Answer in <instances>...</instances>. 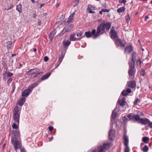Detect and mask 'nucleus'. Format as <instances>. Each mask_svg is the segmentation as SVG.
I'll list each match as a JSON object with an SVG mask.
<instances>
[{
  "label": "nucleus",
  "instance_id": "nucleus-1",
  "mask_svg": "<svg viewBox=\"0 0 152 152\" xmlns=\"http://www.w3.org/2000/svg\"><path fill=\"white\" fill-rule=\"evenodd\" d=\"M38 84L37 83L32 84L29 86L28 89L23 91L22 93V96L23 97L28 96L32 92L33 89L37 86Z\"/></svg>",
  "mask_w": 152,
  "mask_h": 152
},
{
  "label": "nucleus",
  "instance_id": "nucleus-2",
  "mask_svg": "<svg viewBox=\"0 0 152 152\" xmlns=\"http://www.w3.org/2000/svg\"><path fill=\"white\" fill-rule=\"evenodd\" d=\"M105 24L104 23H102L98 26L95 35L93 36V38L96 39L100 35L103 34V31L105 29Z\"/></svg>",
  "mask_w": 152,
  "mask_h": 152
},
{
  "label": "nucleus",
  "instance_id": "nucleus-3",
  "mask_svg": "<svg viewBox=\"0 0 152 152\" xmlns=\"http://www.w3.org/2000/svg\"><path fill=\"white\" fill-rule=\"evenodd\" d=\"M17 138L15 137H12L11 139L12 144L14 145L15 150H17L18 149L21 148V145L20 142L16 140Z\"/></svg>",
  "mask_w": 152,
  "mask_h": 152
},
{
  "label": "nucleus",
  "instance_id": "nucleus-4",
  "mask_svg": "<svg viewBox=\"0 0 152 152\" xmlns=\"http://www.w3.org/2000/svg\"><path fill=\"white\" fill-rule=\"evenodd\" d=\"M40 71V70L39 69L35 68L29 70L26 72V74L28 75H30L32 78H34V77H33L34 76L37 74V72H39Z\"/></svg>",
  "mask_w": 152,
  "mask_h": 152
},
{
  "label": "nucleus",
  "instance_id": "nucleus-5",
  "mask_svg": "<svg viewBox=\"0 0 152 152\" xmlns=\"http://www.w3.org/2000/svg\"><path fill=\"white\" fill-rule=\"evenodd\" d=\"M110 37L113 39H118L117 38L118 37L117 33V32L114 30V27L113 26L110 29Z\"/></svg>",
  "mask_w": 152,
  "mask_h": 152
},
{
  "label": "nucleus",
  "instance_id": "nucleus-6",
  "mask_svg": "<svg viewBox=\"0 0 152 152\" xmlns=\"http://www.w3.org/2000/svg\"><path fill=\"white\" fill-rule=\"evenodd\" d=\"M128 117L130 120L138 121L140 119V117L138 115H135L134 113H131L127 115Z\"/></svg>",
  "mask_w": 152,
  "mask_h": 152
},
{
  "label": "nucleus",
  "instance_id": "nucleus-7",
  "mask_svg": "<svg viewBox=\"0 0 152 152\" xmlns=\"http://www.w3.org/2000/svg\"><path fill=\"white\" fill-rule=\"evenodd\" d=\"M126 43L124 41L120 39H116L115 42V44L117 47L121 46L122 47H124L126 45Z\"/></svg>",
  "mask_w": 152,
  "mask_h": 152
},
{
  "label": "nucleus",
  "instance_id": "nucleus-8",
  "mask_svg": "<svg viewBox=\"0 0 152 152\" xmlns=\"http://www.w3.org/2000/svg\"><path fill=\"white\" fill-rule=\"evenodd\" d=\"M96 32V29H94L91 32L90 31L86 32L85 33V35L86 37L88 38L91 37L92 35H94Z\"/></svg>",
  "mask_w": 152,
  "mask_h": 152
},
{
  "label": "nucleus",
  "instance_id": "nucleus-9",
  "mask_svg": "<svg viewBox=\"0 0 152 152\" xmlns=\"http://www.w3.org/2000/svg\"><path fill=\"white\" fill-rule=\"evenodd\" d=\"M20 114H13V118L14 122L19 125L20 120Z\"/></svg>",
  "mask_w": 152,
  "mask_h": 152
},
{
  "label": "nucleus",
  "instance_id": "nucleus-10",
  "mask_svg": "<svg viewBox=\"0 0 152 152\" xmlns=\"http://www.w3.org/2000/svg\"><path fill=\"white\" fill-rule=\"evenodd\" d=\"M109 137L110 140H113L115 138V131L113 129H110L109 132Z\"/></svg>",
  "mask_w": 152,
  "mask_h": 152
},
{
  "label": "nucleus",
  "instance_id": "nucleus-11",
  "mask_svg": "<svg viewBox=\"0 0 152 152\" xmlns=\"http://www.w3.org/2000/svg\"><path fill=\"white\" fill-rule=\"evenodd\" d=\"M133 48L132 46L131 45L126 46L124 49V52L126 54H129L132 50Z\"/></svg>",
  "mask_w": 152,
  "mask_h": 152
},
{
  "label": "nucleus",
  "instance_id": "nucleus-12",
  "mask_svg": "<svg viewBox=\"0 0 152 152\" xmlns=\"http://www.w3.org/2000/svg\"><path fill=\"white\" fill-rule=\"evenodd\" d=\"M140 123L143 125H146L147 124H148L150 120L148 118H140V119L139 120Z\"/></svg>",
  "mask_w": 152,
  "mask_h": 152
},
{
  "label": "nucleus",
  "instance_id": "nucleus-13",
  "mask_svg": "<svg viewBox=\"0 0 152 152\" xmlns=\"http://www.w3.org/2000/svg\"><path fill=\"white\" fill-rule=\"evenodd\" d=\"M71 42L68 40H64L63 42V45L64 48L67 49V47L70 45Z\"/></svg>",
  "mask_w": 152,
  "mask_h": 152
},
{
  "label": "nucleus",
  "instance_id": "nucleus-14",
  "mask_svg": "<svg viewBox=\"0 0 152 152\" xmlns=\"http://www.w3.org/2000/svg\"><path fill=\"white\" fill-rule=\"evenodd\" d=\"M75 34H71L70 35V39L71 41H78L81 39L82 37L80 38H76L75 37Z\"/></svg>",
  "mask_w": 152,
  "mask_h": 152
},
{
  "label": "nucleus",
  "instance_id": "nucleus-15",
  "mask_svg": "<svg viewBox=\"0 0 152 152\" xmlns=\"http://www.w3.org/2000/svg\"><path fill=\"white\" fill-rule=\"evenodd\" d=\"M64 57V55L63 54H61L59 57L58 59V62L57 65L56 66L55 68H56L60 65V64L62 62V60Z\"/></svg>",
  "mask_w": 152,
  "mask_h": 152
},
{
  "label": "nucleus",
  "instance_id": "nucleus-16",
  "mask_svg": "<svg viewBox=\"0 0 152 152\" xmlns=\"http://www.w3.org/2000/svg\"><path fill=\"white\" fill-rule=\"evenodd\" d=\"M136 71L135 68H129V70L128 72L129 74V76H133L135 74Z\"/></svg>",
  "mask_w": 152,
  "mask_h": 152
},
{
  "label": "nucleus",
  "instance_id": "nucleus-17",
  "mask_svg": "<svg viewBox=\"0 0 152 152\" xmlns=\"http://www.w3.org/2000/svg\"><path fill=\"white\" fill-rule=\"evenodd\" d=\"M125 97H123L121 99L118 100V103L121 106H124L125 105L126 102L125 101Z\"/></svg>",
  "mask_w": 152,
  "mask_h": 152
},
{
  "label": "nucleus",
  "instance_id": "nucleus-18",
  "mask_svg": "<svg viewBox=\"0 0 152 152\" xmlns=\"http://www.w3.org/2000/svg\"><path fill=\"white\" fill-rule=\"evenodd\" d=\"M128 64L129 66V68H135V62L133 60H129Z\"/></svg>",
  "mask_w": 152,
  "mask_h": 152
},
{
  "label": "nucleus",
  "instance_id": "nucleus-19",
  "mask_svg": "<svg viewBox=\"0 0 152 152\" xmlns=\"http://www.w3.org/2000/svg\"><path fill=\"white\" fill-rule=\"evenodd\" d=\"M124 145H128L129 140V137L127 136H124Z\"/></svg>",
  "mask_w": 152,
  "mask_h": 152
},
{
  "label": "nucleus",
  "instance_id": "nucleus-20",
  "mask_svg": "<svg viewBox=\"0 0 152 152\" xmlns=\"http://www.w3.org/2000/svg\"><path fill=\"white\" fill-rule=\"evenodd\" d=\"M128 86L133 88L134 87L136 86L135 82L134 81H131L128 83Z\"/></svg>",
  "mask_w": 152,
  "mask_h": 152
},
{
  "label": "nucleus",
  "instance_id": "nucleus-21",
  "mask_svg": "<svg viewBox=\"0 0 152 152\" xmlns=\"http://www.w3.org/2000/svg\"><path fill=\"white\" fill-rule=\"evenodd\" d=\"M26 99V98L24 97L21 98L19 100L18 104L20 106H22L25 102Z\"/></svg>",
  "mask_w": 152,
  "mask_h": 152
},
{
  "label": "nucleus",
  "instance_id": "nucleus-22",
  "mask_svg": "<svg viewBox=\"0 0 152 152\" xmlns=\"http://www.w3.org/2000/svg\"><path fill=\"white\" fill-rule=\"evenodd\" d=\"M51 73L50 72H48L45 75H43L41 78V80H44L47 79L50 75Z\"/></svg>",
  "mask_w": 152,
  "mask_h": 152
},
{
  "label": "nucleus",
  "instance_id": "nucleus-23",
  "mask_svg": "<svg viewBox=\"0 0 152 152\" xmlns=\"http://www.w3.org/2000/svg\"><path fill=\"white\" fill-rule=\"evenodd\" d=\"M12 133L15 136L14 137H18L20 135V133L19 130L16 129L15 130H13Z\"/></svg>",
  "mask_w": 152,
  "mask_h": 152
},
{
  "label": "nucleus",
  "instance_id": "nucleus-24",
  "mask_svg": "<svg viewBox=\"0 0 152 152\" xmlns=\"http://www.w3.org/2000/svg\"><path fill=\"white\" fill-rule=\"evenodd\" d=\"M74 27V25L70 24L69 26H67L64 27V28L66 30V31H68L71 30Z\"/></svg>",
  "mask_w": 152,
  "mask_h": 152
},
{
  "label": "nucleus",
  "instance_id": "nucleus-25",
  "mask_svg": "<svg viewBox=\"0 0 152 152\" xmlns=\"http://www.w3.org/2000/svg\"><path fill=\"white\" fill-rule=\"evenodd\" d=\"M92 7V5L90 4H89L88 6V8H87V11L88 12V13H95V12L94 11H93L91 10L90 7Z\"/></svg>",
  "mask_w": 152,
  "mask_h": 152
},
{
  "label": "nucleus",
  "instance_id": "nucleus-26",
  "mask_svg": "<svg viewBox=\"0 0 152 152\" xmlns=\"http://www.w3.org/2000/svg\"><path fill=\"white\" fill-rule=\"evenodd\" d=\"M20 110V108L19 107L16 106L15 107L13 111V114H19L18 113V112Z\"/></svg>",
  "mask_w": 152,
  "mask_h": 152
},
{
  "label": "nucleus",
  "instance_id": "nucleus-27",
  "mask_svg": "<svg viewBox=\"0 0 152 152\" xmlns=\"http://www.w3.org/2000/svg\"><path fill=\"white\" fill-rule=\"evenodd\" d=\"M149 138L147 137H144L142 138V141L145 143H148L149 142Z\"/></svg>",
  "mask_w": 152,
  "mask_h": 152
},
{
  "label": "nucleus",
  "instance_id": "nucleus-28",
  "mask_svg": "<svg viewBox=\"0 0 152 152\" xmlns=\"http://www.w3.org/2000/svg\"><path fill=\"white\" fill-rule=\"evenodd\" d=\"M56 33V31L55 30L50 32V37L51 39V40L53 39V37L55 34Z\"/></svg>",
  "mask_w": 152,
  "mask_h": 152
},
{
  "label": "nucleus",
  "instance_id": "nucleus-29",
  "mask_svg": "<svg viewBox=\"0 0 152 152\" xmlns=\"http://www.w3.org/2000/svg\"><path fill=\"white\" fill-rule=\"evenodd\" d=\"M21 7L22 5L21 4H19L17 6L16 10L19 13H21L22 12Z\"/></svg>",
  "mask_w": 152,
  "mask_h": 152
},
{
  "label": "nucleus",
  "instance_id": "nucleus-30",
  "mask_svg": "<svg viewBox=\"0 0 152 152\" xmlns=\"http://www.w3.org/2000/svg\"><path fill=\"white\" fill-rule=\"evenodd\" d=\"M125 10L124 7H122L117 9V11L118 13H121L124 12Z\"/></svg>",
  "mask_w": 152,
  "mask_h": 152
},
{
  "label": "nucleus",
  "instance_id": "nucleus-31",
  "mask_svg": "<svg viewBox=\"0 0 152 152\" xmlns=\"http://www.w3.org/2000/svg\"><path fill=\"white\" fill-rule=\"evenodd\" d=\"M105 24L106 28L107 30H109L111 27V23L109 22H107Z\"/></svg>",
  "mask_w": 152,
  "mask_h": 152
},
{
  "label": "nucleus",
  "instance_id": "nucleus-32",
  "mask_svg": "<svg viewBox=\"0 0 152 152\" xmlns=\"http://www.w3.org/2000/svg\"><path fill=\"white\" fill-rule=\"evenodd\" d=\"M75 14V12H73L71 14V15L69 16V20L67 21V22L70 23L71 21L73 19V17L74 16Z\"/></svg>",
  "mask_w": 152,
  "mask_h": 152
},
{
  "label": "nucleus",
  "instance_id": "nucleus-33",
  "mask_svg": "<svg viewBox=\"0 0 152 152\" xmlns=\"http://www.w3.org/2000/svg\"><path fill=\"white\" fill-rule=\"evenodd\" d=\"M9 76L7 74V71L3 74V79L4 81H6V80L9 77Z\"/></svg>",
  "mask_w": 152,
  "mask_h": 152
},
{
  "label": "nucleus",
  "instance_id": "nucleus-34",
  "mask_svg": "<svg viewBox=\"0 0 152 152\" xmlns=\"http://www.w3.org/2000/svg\"><path fill=\"white\" fill-rule=\"evenodd\" d=\"M103 146L105 149H108L110 148V144L109 143H104Z\"/></svg>",
  "mask_w": 152,
  "mask_h": 152
},
{
  "label": "nucleus",
  "instance_id": "nucleus-35",
  "mask_svg": "<svg viewBox=\"0 0 152 152\" xmlns=\"http://www.w3.org/2000/svg\"><path fill=\"white\" fill-rule=\"evenodd\" d=\"M148 147L147 145H145L144 147L142 148V151L144 152H147L148 150Z\"/></svg>",
  "mask_w": 152,
  "mask_h": 152
},
{
  "label": "nucleus",
  "instance_id": "nucleus-36",
  "mask_svg": "<svg viewBox=\"0 0 152 152\" xmlns=\"http://www.w3.org/2000/svg\"><path fill=\"white\" fill-rule=\"evenodd\" d=\"M103 146H100L98 148V151L99 152H105Z\"/></svg>",
  "mask_w": 152,
  "mask_h": 152
},
{
  "label": "nucleus",
  "instance_id": "nucleus-37",
  "mask_svg": "<svg viewBox=\"0 0 152 152\" xmlns=\"http://www.w3.org/2000/svg\"><path fill=\"white\" fill-rule=\"evenodd\" d=\"M44 72H37V74L35 75L33 77H38L39 75L42 76Z\"/></svg>",
  "mask_w": 152,
  "mask_h": 152
},
{
  "label": "nucleus",
  "instance_id": "nucleus-38",
  "mask_svg": "<svg viewBox=\"0 0 152 152\" xmlns=\"http://www.w3.org/2000/svg\"><path fill=\"white\" fill-rule=\"evenodd\" d=\"M116 117V113L114 112H113L112 113L111 118L113 119L114 120Z\"/></svg>",
  "mask_w": 152,
  "mask_h": 152
},
{
  "label": "nucleus",
  "instance_id": "nucleus-39",
  "mask_svg": "<svg viewBox=\"0 0 152 152\" xmlns=\"http://www.w3.org/2000/svg\"><path fill=\"white\" fill-rule=\"evenodd\" d=\"M136 57V53L135 52H133L132 54V58L131 60L134 61Z\"/></svg>",
  "mask_w": 152,
  "mask_h": 152
},
{
  "label": "nucleus",
  "instance_id": "nucleus-40",
  "mask_svg": "<svg viewBox=\"0 0 152 152\" xmlns=\"http://www.w3.org/2000/svg\"><path fill=\"white\" fill-rule=\"evenodd\" d=\"M18 125L17 124L14 122L13 123L12 127L13 129H17L18 127Z\"/></svg>",
  "mask_w": 152,
  "mask_h": 152
},
{
  "label": "nucleus",
  "instance_id": "nucleus-41",
  "mask_svg": "<svg viewBox=\"0 0 152 152\" xmlns=\"http://www.w3.org/2000/svg\"><path fill=\"white\" fill-rule=\"evenodd\" d=\"M140 102V100L138 98L134 102V105H137L138 103Z\"/></svg>",
  "mask_w": 152,
  "mask_h": 152
},
{
  "label": "nucleus",
  "instance_id": "nucleus-42",
  "mask_svg": "<svg viewBox=\"0 0 152 152\" xmlns=\"http://www.w3.org/2000/svg\"><path fill=\"white\" fill-rule=\"evenodd\" d=\"M125 146L124 152H129V148L128 147V145H124Z\"/></svg>",
  "mask_w": 152,
  "mask_h": 152
},
{
  "label": "nucleus",
  "instance_id": "nucleus-43",
  "mask_svg": "<svg viewBox=\"0 0 152 152\" xmlns=\"http://www.w3.org/2000/svg\"><path fill=\"white\" fill-rule=\"evenodd\" d=\"M66 31V30H65V28H64V29L59 34H58L59 36H62V35H63V34L64 33H65V32H67V31Z\"/></svg>",
  "mask_w": 152,
  "mask_h": 152
},
{
  "label": "nucleus",
  "instance_id": "nucleus-44",
  "mask_svg": "<svg viewBox=\"0 0 152 152\" xmlns=\"http://www.w3.org/2000/svg\"><path fill=\"white\" fill-rule=\"evenodd\" d=\"M126 91L125 90H123L122 92V95L124 96H126L128 95V94Z\"/></svg>",
  "mask_w": 152,
  "mask_h": 152
},
{
  "label": "nucleus",
  "instance_id": "nucleus-45",
  "mask_svg": "<svg viewBox=\"0 0 152 152\" xmlns=\"http://www.w3.org/2000/svg\"><path fill=\"white\" fill-rule=\"evenodd\" d=\"M13 7V4H10V7H8L7 9L5 8L4 9L5 10H6L7 11L10 10Z\"/></svg>",
  "mask_w": 152,
  "mask_h": 152
},
{
  "label": "nucleus",
  "instance_id": "nucleus-46",
  "mask_svg": "<svg viewBox=\"0 0 152 152\" xmlns=\"http://www.w3.org/2000/svg\"><path fill=\"white\" fill-rule=\"evenodd\" d=\"M126 21L127 22H128L130 20V17L128 13H127L126 14Z\"/></svg>",
  "mask_w": 152,
  "mask_h": 152
},
{
  "label": "nucleus",
  "instance_id": "nucleus-47",
  "mask_svg": "<svg viewBox=\"0 0 152 152\" xmlns=\"http://www.w3.org/2000/svg\"><path fill=\"white\" fill-rule=\"evenodd\" d=\"M7 74L9 77H11L13 75V73L9 72H7Z\"/></svg>",
  "mask_w": 152,
  "mask_h": 152
},
{
  "label": "nucleus",
  "instance_id": "nucleus-48",
  "mask_svg": "<svg viewBox=\"0 0 152 152\" xmlns=\"http://www.w3.org/2000/svg\"><path fill=\"white\" fill-rule=\"evenodd\" d=\"M12 80V78H10L8 80L7 83L8 86L10 85V84Z\"/></svg>",
  "mask_w": 152,
  "mask_h": 152
},
{
  "label": "nucleus",
  "instance_id": "nucleus-49",
  "mask_svg": "<svg viewBox=\"0 0 152 152\" xmlns=\"http://www.w3.org/2000/svg\"><path fill=\"white\" fill-rule=\"evenodd\" d=\"M83 34V32H80V33L78 32V33H77V34L76 35L78 37H81L82 36Z\"/></svg>",
  "mask_w": 152,
  "mask_h": 152
},
{
  "label": "nucleus",
  "instance_id": "nucleus-50",
  "mask_svg": "<svg viewBox=\"0 0 152 152\" xmlns=\"http://www.w3.org/2000/svg\"><path fill=\"white\" fill-rule=\"evenodd\" d=\"M126 0H119V3H124L125 4L126 2Z\"/></svg>",
  "mask_w": 152,
  "mask_h": 152
},
{
  "label": "nucleus",
  "instance_id": "nucleus-51",
  "mask_svg": "<svg viewBox=\"0 0 152 152\" xmlns=\"http://www.w3.org/2000/svg\"><path fill=\"white\" fill-rule=\"evenodd\" d=\"M126 91V92L128 94L129 93H130L132 92L131 89L130 88H127Z\"/></svg>",
  "mask_w": 152,
  "mask_h": 152
},
{
  "label": "nucleus",
  "instance_id": "nucleus-52",
  "mask_svg": "<svg viewBox=\"0 0 152 152\" xmlns=\"http://www.w3.org/2000/svg\"><path fill=\"white\" fill-rule=\"evenodd\" d=\"M102 11H103V12H109V10L106 9H102Z\"/></svg>",
  "mask_w": 152,
  "mask_h": 152
},
{
  "label": "nucleus",
  "instance_id": "nucleus-53",
  "mask_svg": "<svg viewBox=\"0 0 152 152\" xmlns=\"http://www.w3.org/2000/svg\"><path fill=\"white\" fill-rule=\"evenodd\" d=\"M142 63V62L141 60H138L137 61V66H140L141 64Z\"/></svg>",
  "mask_w": 152,
  "mask_h": 152
},
{
  "label": "nucleus",
  "instance_id": "nucleus-54",
  "mask_svg": "<svg viewBox=\"0 0 152 152\" xmlns=\"http://www.w3.org/2000/svg\"><path fill=\"white\" fill-rule=\"evenodd\" d=\"M145 71L144 70H142L140 74L142 76H144L145 74Z\"/></svg>",
  "mask_w": 152,
  "mask_h": 152
},
{
  "label": "nucleus",
  "instance_id": "nucleus-55",
  "mask_svg": "<svg viewBox=\"0 0 152 152\" xmlns=\"http://www.w3.org/2000/svg\"><path fill=\"white\" fill-rule=\"evenodd\" d=\"M79 1L80 0H75V6H76L79 3Z\"/></svg>",
  "mask_w": 152,
  "mask_h": 152
},
{
  "label": "nucleus",
  "instance_id": "nucleus-56",
  "mask_svg": "<svg viewBox=\"0 0 152 152\" xmlns=\"http://www.w3.org/2000/svg\"><path fill=\"white\" fill-rule=\"evenodd\" d=\"M48 129H49V130L51 132L52 131L53 129V126H50L48 127Z\"/></svg>",
  "mask_w": 152,
  "mask_h": 152
},
{
  "label": "nucleus",
  "instance_id": "nucleus-57",
  "mask_svg": "<svg viewBox=\"0 0 152 152\" xmlns=\"http://www.w3.org/2000/svg\"><path fill=\"white\" fill-rule=\"evenodd\" d=\"M49 59V58L47 56H45L44 58V60L45 61H47Z\"/></svg>",
  "mask_w": 152,
  "mask_h": 152
},
{
  "label": "nucleus",
  "instance_id": "nucleus-58",
  "mask_svg": "<svg viewBox=\"0 0 152 152\" xmlns=\"http://www.w3.org/2000/svg\"><path fill=\"white\" fill-rule=\"evenodd\" d=\"M12 88H13V91L12 92H14V91L15 90V84H12Z\"/></svg>",
  "mask_w": 152,
  "mask_h": 152
},
{
  "label": "nucleus",
  "instance_id": "nucleus-59",
  "mask_svg": "<svg viewBox=\"0 0 152 152\" xmlns=\"http://www.w3.org/2000/svg\"><path fill=\"white\" fill-rule=\"evenodd\" d=\"M148 126L151 128H152V122H150L149 121V122L148 123Z\"/></svg>",
  "mask_w": 152,
  "mask_h": 152
},
{
  "label": "nucleus",
  "instance_id": "nucleus-60",
  "mask_svg": "<svg viewBox=\"0 0 152 152\" xmlns=\"http://www.w3.org/2000/svg\"><path fill=\"white\" fill-rule=\"evenodd\" d=\"M20 152H26V151L24 148H23L20 149Z\"/></svg>",
  "mask_w": 152,
  "mask_h": 152
},
{
  "label": "nucleus",
  "instance_id": "nucleus-61",
  "mask_svg": "<svg viewBox=\"0 0 152 152\" xmlns=\"http://www.w3.org/2000/svg\"><path fill=\"white\" fill-rule=\"evenodd\" d=\"M41 24V21L40 19H39L38 20V25L39 26H40Z\"/></svg>",
  "mask_w": 152,
  "mask_h": 152
},
{
  "label": "nucleus",
  "instance_id": "nucleus-62",
  "mask_svg": "<svg viewBox=\"0 0 152 152\" xmlns=\"http://www.w3.org/2000/svg\"><path fill=\"white\" fill-rule=\"evenodd\" d=\"M12 44V42H11L10 41H8V42H7V45H11Z\"/></svg>",
  "mask_w": 152,
  "mask_h": 152
},
{
  "label": "nucleus",
  "instance_id": "nucleus-63",
  "mask_svg": "<svg viewBox=\"0 0 152 152\" xmlns=\"http://www.w3.org/2000/svg\"><path fill=\"white\" fill-rule=\"evenodd\" d=\"M149 18V17H148V15L146 16L145 18V21H146Z\"/></svg>",
  "mask_w": 152,
  "mask_h": 152
},
{
  "label": "nucleus",
  "instance_id": "nucleus-64",
  "mask_svg": "<svg viewBox=\"0 0 152 152\" xmlns=\"http://www.w3.org/2000/svg\"><path fill=\"white\" fill-rule=\"evenodd\" d=\"M37 16V15L35 13H34L33 14V17L35 18H36Z\"/></svg>",
  "mask_w": 152,
  "mask_h": 152
}]
</instances>
